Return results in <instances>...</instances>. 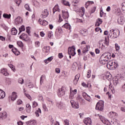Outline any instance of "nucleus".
I'll list each match as a JSON object with an SVG mask.
<instances>
[{"label":"nucleus","instance_id":"1","mask_svg":"<svg viewBox=\"0 0 125 125\" xmlns=\"http://www.w3.org/2000/svg\"><path fill=\"white\" fill-rule=\"evenodd\" d=\"M99 117L101 121H102V123H103V124L104 125H121V124H120V122L119 121L117 120V119H113V120L109 121L101 115L99 116Z\"/></svg>","mask_w":125,"mask_h":125},{"label":"nucleus","instance_id":"2","mask_svg":"<svg viewBox=\"0 0 125 125\" xmlns=\"http://www.w3.org/2000/svg\"><path fill=\"white\" fill-rule=\"evenodd\" d=\"M109 36L111 39H116L120 36V34H119V32H117V31L111 29L109 32Z\"/></svg>","mask_w":125,"mask_h":125},{"label":"nucleus","instance_id":"3","mask_svg":"<svg viewBox=\"0 0 125 125\" xmlns=\"http://www.w3.org/2000/svg\"><path fill=\"white\" fill-rule=\"evenodd\" d=\"M117 66H118V63L114 61H109L106 64L107 68L109 69H113V67H117Z\"/></svg>","mask_w":125,"mask_h":125},{"label":"nucleus","instance_id":"4","mask_svg":"<svg viewBox=\"0 0 125 125\" xmlns=\"http://www.w3.org/2000/svg\"><path fill=\"white\" fill-rule=\"evenodd\" d=\"M103 108H104V102L100 101L96 104V110H99V111H102Z\"/></svg>","mask_w":125,"mask_h":125},{"label":"nucleus","instance_id":"5","mask_svg":"<svg viewBox=\"0 0 125 125\" xmlns=\"http://www.w3.org/2000/svg\"><path fill=\"white\" fill-rule=\"evenodd\" d=\"M75 50H76V47L75 46L69 47L68 49V53L69 55L75 56V55H76V51Z\"/></svg>","mask_w":125,"mask_h":125},{"label":"nucleus","instance_id":"6","mask_svg":"<svg viewBox=\"0 0 125 125\" xmlns=\"http://www.w3.org/2000/svg\"><path fill=\"white\" fill-rule=\"evenodd\" d=\"M58 95L59 97H62L63 95H65V87L62 86L58 90Z\"/></svg>","mask_w":125,"mask_h":125},{"label":"nucleus","instance_id":"7","mask_svg":"<svg viewBox=\"0 0 125 125\" xmlns=\"http://www.w3.org/2000/svg\"><path fill=\"white\" fill-rule=\"evenodd\" d=\"M101 57H104V60H106L107 61H108L109 59H111L112 56H111V54L110 53H104Z\"/></svg>","mask_w":125,"mask_h":125},{"label":"nucleus","instance_id":"8","mask_svg":"<svg viewBox=\"0 0 125 125\" xmlns=\"http://www.w3.org/2000/svg\"><path fill=\"white\" fill-rule=\"evenodd\" d=\"M48 14H49L48 10H47V9H45L42 11V13L41 15V18L44 19V18H46V17L48 16Z\"/></svg>","mask_w":125,"mask_h":125},{"label":"nucleus","instance_id":"9","mask_svg":"<svg viewBox=\"0 0 125 125\" xmlns=\"http://www.w3.org/2000/svg\"><path fill=\"white\" fill-rule=\"evenodd\" d=\"M62 17L63 19H65V21L68 22V19L69 18V13L68 11H62Z\"/></svg>","mask_w":125,"mask_h":125},{"label":"nucleus","instance_id":"10","mask_svg":"<svg viewBox=\"0 0 125 125\" xmlns=\"http://www.w3.org/2000/svg\"><path fill=\"white\" fill-rule=\"evenodd\" d=\"M77 94V89H75L74 90H72L70 89V93L69 95V99H74L75 98V95Z\"/></svg>","mask_w":125,"mask_h":125},{"label":"nucleus","instance_id":"11","mask_svg":"<svg viewBox=\"0 0 125 125\" xmlns=\"http://www.w3.org/2000/svg\"><path fill=\"white\" fill-rule=\"evenodd\" d=\"M70 103L72 105V106L73 107V108H74V109H79L80 108V105L79 104V103H75V101L71 100Z\"/></svg>","mask_w":125,"mask_h":125},{"label":"nucleus","instance_id":"12","mask_svg":"<svg viewBox=\"0 0 125 125\" xmlns=\"http://www.w3.org/2000/svg\"><path fill=\"white\" fill-rule=\"evenodd\" d=\"M7 112L5 111L0 113V120H5L7 118Z\"/></svg>","mask_w":125,"mask_h":125},{"label":"nucleus","instance_id":"13","mask_svg":"<svg viewBox=\"0 0 125 125\" xmlns=\"http://www.w3.org/2000/svg\"><path fill=\"white\" fill-rule=\"evenodd\" d=\"M17 97H18V96H17V93L16 92H13L12 93L11 96L9 97V98H11V100L12 101H14L15 100H16Z\"/></svg>","mask_w":125,"mask_h":125},{"label":"nucleus","instance_id":"14","mask_svg":"<svg viewBox=\"0 0 125 125\" xmlns=\"http://www.w3.org/2000/svg\"><path fill=\"white\" fill-rule=\"evenodd\" d=\"M57 106H58L59 109H64V108L65 107V105H64V104H63V103L61 102H59L57 103Z\"/></svg>","mask_w":125,"mask_h":125},{"label":"nucleus","instance_id":"15","mask_svg":"<svg viewBox=\"0 0 125 125\" xmlns=\"http://www.w3.org/2000/svg\"><path fill=\"white\" fill-rule=\"evenodd\" d=\"M84 124L86 125H91V119L90 118H85L84 121Z\"/></svg>","mask_w":125,"mask_h":125},{"label":"nucleus","instance_id":"16","mask_svg":"<svg viewBox=\"0 0 125 125\" xmlns=\"http://www.w3.org/2000/svg\"><path fill=\"white\" fill-rule=\"evenodd\" d=\"M100 62L101 64L105 65V64H108V61L104 59V57H101L100 59Z\"/></svg>","mask_w":125,"mask_h":125},{"label":"nucleus","instance_id":"17","mask_svg":"<svg viewBox=\"0 0 125 125\" xmlns=\"http://www.w3.org/2000/svg\"><path fill=\"white\" fill-rule=\"evenodd\" d=\"M113 83L114 86H117L118 83H119V78L117 77H114L113 79Z\"/></svg>","mask_w":125,"mask_h":125},{"label":"nucleus","instance_id":"18","mask_svg":"<svg viewBox=\"0 0 125 125\" xmlns=\"http://www.w3.org/2000/svg\"><path fill=\"white\" fill-rule=\"evenodd\" d=\"M22 19L21 17H18L15 19V24L16 25H18L22 22Z\"/></svg>","mask_w":125,"mask_h":125},{"label":"nucleus","instance_id":"19","mask_svg":"<svg viewBox=\"0 0 125 125\" xmlns=\"http://www.w3.org/2000/svg\"><path fill=\"white\" fill-rule=\"evenodd\" d=\"M39 21L40 22V24L42 26H46V25L48 24V22L45 20H43L42 21L41 19H39Z\"/></svg>","mask_w":125,"mask_h":125},{"label":"nucleus","instance_id":"20","mask_svg":"<svg viewBox=\"0 0 125 125\" xmlns=\"http://www.w3.org/2000/svg\"><path fill=\"white\" fill-rule=\"evenodd\" d=\"M118 23L120 24V25H123V24L125 23V19H124V17H120L118 19Z\"/></svg>","mask_w":125,"mask_h":125},{"label":"nucleus","instance_id":"21","mask_svg":"<svg viewBox=\"0 0 125 125\" xmlns=\"http://www.w3.org/2000/svg\"><path fill=\"white\" fill-rule=\"evenodd\" d=\"M102 22H103L102 19L98 18L96 21L95 26L99 27V26H100V24H102Z\"/></svg>","mask_w":125,"mask_h":125},{"label":"nucleus","instance_id":"22","mask_svg":"<svg viewBox=\"0 0 125 125\" xmlns=\"http://www.w3.org/2000/svg\"><path fill=\"white\" fill-rule=\"evenodd\" d=\"M20 39H21V40H24V41H27V39H28V36H27V34L23 33L20 36Z\"/></svg>","mask_w":125,"mask_h":125},{"label":"nucleus","instance_id":"23","mask_svg":"<svg viewBox=\"0 0 125 125\" xmlns=\"http://www.w3.org/2000/svg\"><path fill=\"white\" fill-rule=\"evenodd\" d=\"M27 125H37V122L35 120L28 121L26 123Z\"/></svg>","mask_w":125,"mask_h":125},{"label":"nucleus","instance_id":"24","mask_svg":"<svg viewBox=\"0 0 125 125\" xmlns=\"http://www.w3.org/2000/svg\"><path fill=\"white\" fill-rule=\"evenodd\" d=\"M5 97V93L2 90L0 89V99H3Z\"/></svg>","mask_w":125,"mask_h":125},{"label":"nucleus","instance_id":"25","mask_svg":"<svg viewBox=\"0 0 125 125\" xmlns=\"http://www.w3.org/2000/svg\"><path fill=\"white\" fill-rule=\"evenodd\" d=\"M12 51L14 53V54H15L17 56H18L19 55V54H20V52L17 51V49H16V48H13L12 49Z\"/></svg>","mask_w":125,"mask_h":125},{"label":"nucleus","instance_id":"26","mask_svg":"<svg viewBox=\"0 0 125 125\" xmlns=\"http://www.w3.org/2000/svg\"><path fill=\"white\" fill-rule=\"evenodd\" d=\"M1 73L4 76H8V73H7V71H6V69L5 68H3L1 69Z\"/></svg>","mask_w":125,"mask_h":125},{"label":"nucleus","instance_id":"27","mask_svg":"<svg viewBox=\"0 0 125 125\" xmlns=\"http://www.w3.org/2000/svg\"><path fill=\"white\" fill-rule=\"evenodd\" d=\"M56 11H58L59 12H60V9H59V6H58V5H56L55 7H54L53 9V13H55Z\"/></svg>","mask_w":125,"mask_h":125},{"label":"nucleus","instance_id":"28","mask_svg":"<svg viewBox=\"0 0 125 125\" xmlns=\"http://www.w3.org/2000/svg\"><path fill=\"white\" fill-rule=\"evenodd\" d=\"M62 27L71 30V25H70V24L68 23H64V25L62 26Z\"/></svg>","mask_w":125,"mask_h":125},{"label":"nucleus","instance_id":"29","mask_svg":"<svg viewBox=\"0 0 125 125\" xmlns=\"http://www.w3.org/2000/svg\"><path fill=\"white\" fill-rule=\"evenodd\" d=\"M108 116H109L110 118H114V117H116V116H117V113H116V112L111 111L108 114Z\"/></svg>","mask_w":125,"mask_h":125},{"label":"nucleus","instance_id":"30","mask_svg":"<svg viewBox=\"0 0 125 125\" xmlns=\"http://www.w3.org/2000/svg\"><path fill=\"white\" fill-rule=\"evenodd\" d=\"M53 59V58L52 57H49L47 59L44 60V62L46 64H48V62H51V61H52Z\"/></svg>","mask_w":125,"mask_h":125},{"label":"nucleus","instance_id":"31","mask_svg":"<svg viewBox=\"0 0 125 125\" xmlns=\"http://www.w3.org/2000/svg\"><path fill=\"white\" fill-rule=\"evenodd\" d=\"M40 114H42V110H41V108H38V110L35 111L36 117H40Z\"/></svg>","mask_w":125,"mask_h":125},{"label":"nucleus","instance_id":"32","mask_svg":"<svg viewBox=\"0 0 125 125\" xmlns=\"http://www.w3.org/2000/svg\"><path fill=\"white\" fill-rule=\"evenodd\" d=\"M26 107L27 108L26 112L27 113H30V112H31V109L32 108V106H31V105H30V104H27L26 105Z\"/></svg>","mask_w":125,"mask_h":125},{"label":"nucleus","instance_id":"33","mask_svg":"<svg viewBox=\"0 0 125 125\" xmlns=\"http://www.w3.org/2000/svg\"><path fill=\"white\" fill-rule=\"evenodd\" d=\"M17 34V29L15 28H13L11 29V34L15 36Z\"/></svg>","mask_w":125,"mask_h":125},{"label":"nucleus","instance_id":"34","mask_svg":"<svg viewBox=\"0 0 125 125\" xmlns=\"http://www.w3.org/2000/svg\"><path fill=\"white\" fill-rule=\"evenodd\" d=\"M32 3L33 5H34V6H38V5H40L41 3H40V2H39V1L36 0H32Z\"/></svg>","mask_w":125,"mask_h":125},{"label":"nucleus","instance_id":"35","mask_svg":"<svg viewBox=\"0 0 125 125\" xmlns=\"http://www.w3.org/2000/svg\"><path fill=\"white\" fill-rule=\"evenodd\" d=\"M105 78L108 80V81L110 82L112 79V75H111V74H107L105 75Z\"/></svg>","mask_w":125,"mask_h":125},{"label":"nucleus","instance_id":"36","mask_svg":"<svg viewBox=\"0 0 125 125\" xmlns=\"http://www.w3.org/2000/svg\"><path fill=\"white\" fill-rule=\"evenodd\" d=\"M3 17H4V18H6L7 19H10V18L11 17V15H10V14L7 15L6 14H4L3 15Z\"/></svg>","mask_w":125,"mask_h":125},{"label":"nucleus","instance_id":"37","mask_svg":"<svg viewBox=\"0 0 125 125\" xmlns=\"http://www.w3.org/2000/svg\"><path fill=\"white\" fill-rule=\"evenodd\" d=\"M62 3H63V5L70 6V3H69L68 1L63 0H62Z\"/></svg>","mask_w":125,"mask_h":125},{"label":"nucleus","instance_id":"38","mask_svg":"<svg viewBox=\"0 0 125 125\" xmlns=\"http://www.w3.org/2000/svg\"><path fill=\"white\" fill-rule=\"evenodd\" d=\"M18 83H21V84H23L24 83V79H23V78H19Z\"/></svg>","mask_w":125,"mask_h":125},{"label":"nucleus","instance_id":"39","mask_svg":"<svg viewBox=\"0 0 125 125\" xmlns=\"http://www.w3.org/2000/svg\"><path fill=\"white\" fill-rule=\"evenodd\" d=\"M87 47H88V46L86 45V47L83 48V51H82L83 53H85V52H87L88 51V48Z\"/></svg>","mask_w":125,"mask_h":125},{"label":"nucleus","instance_id":"40","mask_svg":"<svg viewBox=\"0 0 125 125\" xmlns=\"http://www.w3.org/2000/svg\"><path fill=\"white\" fill-rule=\"evenodd\" d=\"M122 5V9L124 13H125V2H123L121 4Z\"/></svg>","mask_w":125,"mask_h":125},{"label":"nucleus","instance_id":"41","mask_svg":"<svg viewBox=\"0 0 125 125\" xmlns=\"http://www.w3.org/2000/svg\"><path fill=\"white\" fill-rule=\"evenodd\" d=\"M19 31L20 33H21V32H23V31H25V26L24 25H22L19 28Z\"/></svg>","mask_w":125,"mask_h":125},{"label":"nucleus","instance_id":"42","mask_svg":"<svg viewBox=\"0 0 125 125\" xmlns=\"http://www.w3.org/2000/svg\"><path fill=\"white\" fill-rule=\"evenodd\" d=\"M38 103H37L36 101H34L32 103V107L33 108H36V107H37V106H38Z\"/></svg>","mask_w":125,"mask_h":125},{"label":"nucleus","instance_id":"43","mask_svg":"<svg viewBox=\"0 0 125 125\" xmlns=\"http://www.w3.org/2000/svg\"><path fill=\"white\" fill-rule=\"evenodd\" d=\"M17 44L18 45H19V46H20V47H22V48H23V42H21V41L18 42Z\"/></svg>","mask_w":125,"mask_h":125},{"label":"nucleus","instance_id":"44","mask_svg":"<svg viewBox=\"0 0 125 125\" xmlns=\"http://www.w3.org/2000/svg\"><path fill=\"white\" fill-rule=\"evenodd\" d=\"M24 7L26 10H28V11H31V9L30 8V6H29V5L25 4L24 5Z\"/></svg>","mask_w":125,"mask_h":125},{"label":"nucleus","instance_id":"45","mask_svg":"<svg viewBox=\"0 0 125 125\" xmlns=\"http://www.w3.org/2000/svg\"><path fill=\"white\" fill-rule=\"evenodd\" d=\"M21 0H15V2L17 4H18V6H19L20 5V4L21 3Z\"/></svg>","mask_w":125,"mask_h":125},{"label":"nucleus","instance_id":"46","mask_svg":"<svg viewBox=\"0 0 125 125\" xmlns=\"http://www.w3.org/2000/svg\"><path fill=\"white\" fill-rule=\"evenodd\" d=\"M35 45L36 47H40V45H41V43L39 41H37L35 42Z\"/></svg>","mask_w":125,"mask_h":125},{"label":"nucleus","instance_id":"47","mask_svg":"<svg viewBox=\"0 0 125 125\" xmlns=\"http://www.w3.org/2000/svg\"><path fill=\"white\" fill-rule=\"evenodd\" d=\"M64 123L65 124L64 125H70V123H69V120L68 119L64 120Z\"/></svg>","mask_w":125,"mask_h":125},{"label":"nucleus","instance_id":"48","mask_svg":"<svg viewBox=\"0 0 125 125\" xmlns=\"http://www.w3.org/2000/svg\"><path fill=\"white\" fill-rule=\"evenodd\" d=\"M44 79V76H43V75L41 76V77L40 78V84H42V83H43V79Z\"/></svg>","mask_w":125,"mask_h":125},{"label":"nucleus","instance_id":"49","mask_svg":"<svg viewBox=\"0 0 125 125\" xmlns=\"http://www.w3.org/2000/svg\"><path fill=\"white\" fill-rule=\"evenodd\" d=\"M79 79H80V74H77L75 76L74 80H75L76 81H79Z\"/></svg>","mask_w":125,"mask_h":125},{"label":"nucleus","instance_id":"50","mask_svg":"<svg viewBox=\"0 0 125 125\" xmlns=\"http://www.w3.org/2000/svg\"><path fill=\"white\" fill-rule=\"evenodd\" d=\"M115 48L117 51L120 50V46L118 44V43H115Z\"/></svg>","mask_w":125,"mask_h":125},{"label":"nucleus","instance_id":"51","mask_svg":"<svg viewBox=\"0 0 125 125\" xmlns=\"http://www.w3.org/2000/svg\"><path fill=\"white\" fill-rule=\"evenodd\" d=\"M105 42V40H101L99 42V44H100V45H101V44H103V43H104V42Z\"/></svg>","mask_w":125,"mask_h":125},{"label":"nucleus","instance_id":"52","mask_svg":"<svg viewBox=\"0 0 125 125\" xmlns=\"http://www.w3.org/2000/svg\"><path fill=\"white\" fill-rule=\"evenodd\" d=\"M91 73V71L88 70L87 74V78H89L90 77V74Z\"/></svg>","mask_w":125,"mask_h":125},{"label":"nucleus","instance_id":"53","mask_svg":"<svg viewBox=\"0 0 125 125\" xmlns=\"http://www.w3.org/2000/svg\"><path fill=\"white\" fill-rule=\"evenodd\" d=\"M58 56H59V58H60V59H61L62 58H63V54H62V53H59Z\"/></svg>","mask_w":125,"mask_h":125},{"label":"nucleus","instance_id":"54","mask_svg":"<svg viewBox=\"0 0 125 125\" xmlns=\"http://www.w3.org/2000/svg\"><path fill=\"white\" fill-rule=\"evenodd\" d=\"M55 72L56 73H57V74H59L60 73V68H56L55 69Z\"/></svg>","mask_w":125,"mask_h":125},{"label":"nucleus","instance_id":"55","mask_svg":"<svg viewBox=\"0 0 125 125\" xmlns=\"http://www.w3.org/2000/svg\"><path fill=\"white\" fill-rule=\"evenodd\" d=\"M28 86L29 88H33V87H34V84H33L32 83H31V82H30L28 84Z\"/></svg>","mask_w":125,"mask_h":125},{"label":"nucleus","instance_id":"56","mask_svg":"<svg viewBox=\"0 0 125 125\" xmlns=\"http://www.w3.org/2000/svg\"><path fill=\"white\" fill-rule=\"evenodd\" d=\"M25 96H26V97H27V98H28V99H29L30 100H31L32 98H31V96H30L29 94L25 93Z\"/></svg>","mask_w":125,"mask_h":125},{"label":"nucleus","instance_id":"57","mask_svg":"<svg viewBox=\"0 0 125 125\" xmlns=\"http://www.w3.org/2000/svg\"><path fill=\"white\" fill-rule=\"evenodd\" d=\"M17 103L18 105H20V104H22V102L21 101V100H19L17 101Z\"/></svg>","mask_w":125,"mask_h":125},{"label":"nucleus","instance_id":"58","mask_svg":"<svg viewBox=\"0 0 125 125\" xmlns=\"http://www.w3.org/2000/svg\"><path fill=\"white\" fill-rule=\"evenodd\" d=\"M104 43L106 45H109V42L107 41V38H105Z\"/></svg>","mask_w":125,"mask_h":125},{"label":"nucleus","instance_id":"59","mask_svg":"<svg viewBox=\"0 0 125 125\" xmlns=\"http://www.w3.org/2000/svg\"><path fill=\"white\" fill-rule=\"evenodd\" d=\"M62 21H63V20L62 19V18H61V15H59V22H62Z\"/></svg>","mask_w":125,"mask_h":125},{"label":"nucleus","instance_id":"60","mask_svg":"<svg viewBox=\"0 0 125 125\" xmlns=\"http://www.w3.org/2000/svg\"><path fill=\"white\" fill-rule=\"evenodd\" d=\"M10 67L12 69V71H13V72H15V68H14V66H13V65H10Z\"/></svg>","mask_w":125,"mask_h":125},{"label":"nucleus","instance_id":"61","mask_svg":"<svg viewBox=\"0 0 125 125\" xmlns=\"http://www.w3.org/2000/svg\"><path fill=\"white\" fill-rule=\"evenodd\" d=\"M89 5H89V2L88 1L85 4V8H87V7H88Z\"/></svg>","mask_w":125,"mask_h":125},{"label":"nucleus","instance_id":"62","mask_svg":"<svg viewBox=\"0 0 125 125\" xmlns=\"http://www.w3.org/2000/svg\"><path fill=\"white\" fill-rule=\"evenodd\" d=\"M44 49H45V51L50 50V46L44 47Z\"/></svg>","mask_w":125,"mask_h":125},{"label":"nucleus","instance_id":"63","mask_svg":"<svg viewBox=\"0 0 125 125\" xmlns=\"http://www.w3.org/2000/svg\"><path fill=\"white\" fill-rule=\"evenodd\" d=\"M0 40L2 42H4V41H5V38L2 36H0Z\"/></svg>","mask_w":125,"mask_h":125},{"label":"nucleus","instance_id":"64","mask_svg":"<svg viewBox=\"0 0 125 125\" xmlns=\"http://www.w3.org/2000/svg\"><path fill=\"white\" fill-rule=\"evenodd\" d=\"M122 90V91H125V84L123 86Z\"/></svg>","mask_w":125,"mask_h":125}]
</instances>
